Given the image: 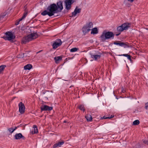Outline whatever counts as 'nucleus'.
<instances>
[{"mask_svg": "<svg viewBox=\"0 0 148 148\" xmlns=\"http://www.w3.org/2000/svg\"><path fill=\"white\" fill-rule=\"evenodd\" d=\"M27 10L25 9V12L23 14V16L22 17L19 19V21H21L23 19H24L25 17L27 16Z\"/></svg>", "mask_w": 148, "mask_h": 148, "instance_id": "obj_17", "label": "nucleus"}, {"mask_svg": "<svg viewBox=\"0 0 148 148\" xmlns=\"http://www.w3.org/2000/svg\"><path fill=\"white\" fill-rule=\"evenodd\" d=\"M32 67V66L30 64H27L24 66V69L26 70H29L31 69Z\"/></svg>", "mask_w": 148, "mask_h": 148, "instance_id": "obj_20", "label": "nucleus"}, {"mask_svg": "<svg viewBox=\"0 0 148 148\" xmlns=\"http://www.w3.org/2000/svg\"><path fill=\"white\" fill-rule=\"evenodd\" d=\"M127 58L128 59H129L130 60H131V56H130L129 55H128V56L127 57Z\"/></svg>", "mask_w": 148, "mask_h": 148, "instance_id": "obj_33", "label": "nucleus"}, {"mask_svg": "<svg viewBox=\"0 0 148 148\" xmlns=\"http://www.w3.org/2000/svg\"><path fill=\"white\" fill-rule=\"evenodd\" d=\"M34 129L33 130L32 132V134H36L38 133V131L37 126L35 125L33 126Z\"/></svg>", "mask_w": 148, "mask_h": 148, "instance_id": "obj_14", "label": "nucleus"}, {"mask_svg": "<svg viewBox=\"0 0 148 148\" xmlns=\"http://www.w3.org/2000/svg\"><path fill=\"white\" fill-rule=\"evenodd\" d=\"M24 57V53H23L21 56L20 55H18V57L19 58H22Z\"/></svg>", "mask_w": 148, "mask_h": 148, "instance_id": "obj_29", "label": "nucleus"}, {"mask_svg": "<svg viewBox=\"0 0 148 148\" xmlns=\"http://www.w3.org/2000/svg\"><path fill=\"white\" fill-rule=\"evenodd\" d=\"M19 111L21 114H23L25 111V107L23 103L22 102H20L19 104Z\"/></svg>", "mask_w": 148, "mask_h": 148, "instance_id": "obj_9", "label": "nucleus"}, {"mask_svg": "<svg viewBox=\"0 0 148 148\" xmlns=\"http://www.w3.org/2000/svg\"><path fill=\"white\" fill-rule=\"evenodd\" d=\"M91 57L93 58L94 60H96L97 59H99L100 57V56L98 55H91Z\"/></svg>", "mask_w": 148, "mask_h": 148, "instance_id": "obj_18", "label": "nucleus"}, {"mask_svg": "<svg viewBox=\"0 0 148 148\" xmlns=\"http://www.w3.org/2000/svg\"><path fill=\"white\" fill-rule=\"evenodd\" d=\"M38 37V35L36 33H31L23 38L22 41V43L25 44L27 42L36 38Z\"/></svg>", "mask_w": 148, "mask_h": 148, "instance_id": "obj_2", "label": "nucleus"}, {"mask_svg": "<svg viewBox=\"0 0 148 148\" xmlns=\"http://www.w3.org/2000/svg\"><path fill=\"white\" fill-rule=\"evenodd\" d=\"M130 24L128 23H124L121 25L117 27V31L119 32H120L124 30L127 29L130 27Z\"/></svg>", "mask_w": 148, "mask_h": 148, "instance_id": "obj_5", "label": "nucleus"}, {"mask_svg": "<svg viewBox=\"0 0 148 148\" xmlns=\"http://www.w3.org/2000/svg\"><path fill=\"white\" fill-rule=\"evenodd\" d=\"M93 25V23L92 22H90L86 24L82 29V32L83 34L85 35L88 33L92 28Z\"/></svg>", "mask_w": 148, "mask_h": 148, "instance_id": "obj_4", "label": "nucleus"}, {"mask_svg": "<svg viewBox=\"0 0 148 148\" xmlns=\"http://www.w3.org/2000/svg\"><path fill=\"white\" fill-rule=\"evenodd\" d=\"M41 110L42 111H50L52 109V108L47 105H42L40 107Z\"/></svg>", "mask_w": 148, "mask_h": 148, "instance_id": "obj_10", "label": "nucleus"}, {"mask_svg": "<svg viewBox=\"0 0 148 148\" xmlns=\"http://www.w3.org/2000/svg\"><path fill=\"white\" fill-rule=\"evenodd\" d=\"M62 58L60 56H58L54 58L55 62L56 63H58L59 61L62 59Z\"/></svg>", "mask_w": 148, "mask_h": 148, "instance_id": "obj_16", "label": "nucleus"}, {"mask_svg": "<svg viewBox=\"0 0 148 148\" xmlns=\"http://www.w3.org/2000/svg\"><path fill=\"white\" fill-rule=\"evenodd\" d=\"M58 145V147H60L61 145H63L64 143V142L62 141V142H59L57 143Z\"/></svg>", "mask_w": 148, "mask_h": 148, "instance_id": "obj_27", "label": "nucleus"}, {"mask_svg": "<svg viewBox=\"0 0 148 148\" xmlns=\"http://www.w3.org/2000/svg\"><path fill=\"white\" fill-rule=\"evenodd\" d=\"M78 49V48H77L76 47L74 48L70 49V51L72 52H76L77 51Z\"/></svg>", "mask_w": 148, "mask_h": 148, "instance_id": "obj_24", "label": "nucleus"}, {"mask_svg": "<svg viewBox=\"0 0 148 148\" xmlns=\"http://www.w3.org/2000/svg\"><path fill=\"white\" fill-rule=\"evenodd\" d=\"M120 34V33H119V34H116V36H118V35H119Z\"/></svg>", "mask_w": 148, "mask_h": 148, "instance_id": "obj_38", "label": "nucleus"}, {"mask_svg": "<svg viewBox=\"0 0 148 148\" xmlns=\"http://www.w3.org/2000/svg\"><path fill=\"white\" fill-rule=\"evenodd\" d=\"M114 36V34L112 32H103L101 34L100 38L102 41L104 42L106 40L113 38Z\"/></svg>", "mask_w": 148, "mask_h": 148, "instance_id": "obj_3", "label": "nucleus"}, {"mask_svg": "<svg viewBox=\"0 0 148 148\" xmlns=\"http://www.w3.org/2000/svg\"><path fill=\"white\" fill-rule=\"evenodd\" d=\"M74 0H65L64 1L65 8L70 10L71 8V5L75 2Z\"/></svg>", "mask_w": 148, "mask_h": 148, "instance_id": "obj_7", "label": "nucleus"}, {"mask_svg": "<svg viewBox=\"0 0 148 148\" xmlns=\"http://www.w3.org/2000/svg\"><path fill=\"white\" fill-rule=\"evenodd\" d=\"M62 43V42L60 39H57L54 41L52 45L53 49H56L58 47L60 46Z\"/></svg>", "mask_w": 148, "mask_h": 148, "instance_id": "obj_8", "label": "nucleus"}, {"mask_svg": "<svg viewBox=\"0 0 148 148\" xmlns=\"http://www.w3.org/2000/svg\"><path fill=\"white\" fill-rule=\"evenodd\" d=\"M58 11H61L63 9L62 4L61 1H60L57 3Z\"/></svg>", "mask_w": 148, "mask_h": 148, "instance_id": "obj_13", "label": "nucleus"}, {"mask_svg": "<svg viewBox=\"0 0 148 148\" xmlns=\"http://www.w3.org/2000/svg\"><path fill=\"white\" fill-rule=\"evenodd\" d=\"M64 123H66V121H64Z\"/></svg>", "mask_w": 148, "mask_h": 148, "instance_id": "obj_37", "label": "nucleus"}, {"mask_svg": "<svg viewBox=\"0 0 148 148\" xmlns=\"http://www.w3.org/2000/svg\"><path fill=\"white\" fill-rule=\"evenodd\" d=\"M5 66V65H2L0 66V74L3 71Z\"/></svg>", "mask_w": 148, "mask_h": 148, "instance_id": "obj_23", "label": "nucleus"}, {"mask_svg": "<svg viewBox=\"0 0 148 148\" xmlns=\"http://www.w3.org/2000/svg\"><path fill=\"white\" fill-rule=\"evenodd\" d=\"M91 32V34H97L98 33V31L97 28H92Z\"/></svg>", "mask_w": 148, "mask_h": 148, "instance_id": "obj_19", "label": "nucleus"}, {"mask_svg": "<svg viewBox=\"0 0 148 148\" xmlns=\"http://www.w3.org/2000/svg\"><path fill=\"white\" fill-rule=\"evenodd\" d=\"M128 1L130 2H133L134 1V0H127Z\"/></svg>", "mask_w": 148, "mask_h": 148, "instance_id": "obj_35", "label": "nucleus"}, {"mask_svg": "<svg viewBox=\"0 0 148 148\" xmlns=\"http://www.w3.org/2000/svg\"><path fill=\"white\" fill-rule=\"evenodd\" d=\"M114 44L116 45H118L121 47H123L125 48L127 47H128L126 43L123 42H121L120 41H118V42H114Z\"/></svg>", "mask_w": 148, "mask_h": 148, "instance_id": "obj_11", "label": "nucleus"}, {"mask_svg": "<svg viewBox=\"0 0 148 148\" xmlns=\"http://www.w3.org/2000/svg\"><path fill=\"white\" fill-rule=\"evenodd\" d=\"M24 137L21 133L17 134H15V138L16 139H20L21 138Z\"/></svg>", "mask_w": 148, "mask_h": 148, "instance_id": "obj_15", "label": "nucleus"}, {"mask_svg": "<svg viewBox=\"0 0 148 148\" xmlns=\"http://www.w3.org/2000/svg\"><path fill=\"white\" fill-rule=\"evenodd\" d=\"M113 117V116H112V115L111 116V117H105V116H104L103 117V119H110L111 118H112Z\"/></svg>", "mask_w": 148, "mask_h": 148, "instance_id": "obj_30", "label": "nucleus"}, {"mask_svg": "<svg viewBox=\"0 0 148 148\" xmlns=\"http://www.w3.org/2000/svg\"><path fill=\"white\" fill-rule=\"evenodd\" d=\"M8 130L10 133H12L15 130V129H13V128H9L8 129Z\"/></svg>", "mask_w": 148, "mask_h": 148, "instance_id": "obj_25", "label": "nucleus"}, {"mask_svg": "<svg viewBox=\"0 0 148 148\" xmlns=\"http://www.w3.org/2000/svg\"><path fill=\"white\" fill-rule=\"evenodd\" d=\"M140 123L139 121L138 120L134 121L133 123V125H137L139 124Z\"/></svg>", "mask_w": 148, "mask_h": 148, "instance_id": "obj_22", "label": "nucleus"}, {"mask_svg": "<svg viewBox=\"0 0 148 148\" xmlns=\"http://www.w3.org/2000/svg\"><path fill=\"white\" fill-rule=\"evenodd\" d=\"M145 108L147 110H148V103H146Z\"/></svg>", "mask_w": 148, "mask_h": 148, "instance_id": "obj_31", "label": "nucleus"}, {"mask_svg": "<svg viewBox=\"0 0 148 148\" xmlns=\"http://www.w3.org/2000/svg\"><path fill=\"white\" fill-rule=\"evenodd\" d=\"M78 108L81 110H83L84 111L85 110L84 108L83 105H80L79 107Z\"/></svg>", "mask_w": 148, "mask_h": 148, "instance_id": "obj_26", "label": "nucleus"}, {"mask_svg": "<svg viewBox=\"0 0 148 148\" xmlns=\"http://www.w3.org/2000/svg\"><path fill=\"white\" fill-rule=\"evenodd\" d=\"M20 21H19H19H18L16 23H15V25H18L19 24V22H20Z\"/></svg>", "mask_w": 148, "mask_h": 148, "instance_id": "obj_34", "label": "nucleus"}, {"mask_svg": "<svg viewBox=\"0 0 148 148\" xmlns=\"http://www.w3.org/2000/svg\"><path fill=\"white\" fill-rule=\"evenodd\" d=\"M57 147H58V145L57 143L54 144L53 146V148H56Z\"/></svg>", "mask_w": 148, "mask_h": 148, "instance_id": "obj_28", "label": "nucleus"}, {"mask_svg": "<svg viewBox=\"0 0 148 148\" xmlns=\"http://www.w3.org/2000/svg\"><path fill=\"white\" fill-rule=\"evenodd\" d=\"M128 54H122L121 55H119L120 56H125L126 57H127L128 56Z\"/></svg>", "mask_w": 148, "mask_h": 148, "instance_id": "obj_32", "label": "nucleus"}, {"mask_svg": "<svg viewBox=\"0 0 148 148\" xmlns=\"http://www.w3.org/2000/svg\"><path fill=\"white\" fill-rule=\"evenodd\" d=\"M58 12V8L57 5L55 4H51L48 6L47 10L41 13V14L43 16L48 15L49 16L53 15Z\"/></svg>", "mask_w": 148, "mask_h": 148, "instance_id": "obj_1", "label": "nucleus"}, {"mask_svg": "<svg viewBox=\"0 0 148 148\" xmlns=\"http://www.w3.org/2000/svg\"><path fill=\"white\" fill-rule=\"evenodd\" d=\"M15 128L14 129H15V130L17 129V127H15Z\"/></svg>", "mask_w": 148, "mask_h": 148, "instance_id": "obj_36", "label": "nucleus"}, {"mask_svg": "<svg viewBox=\"0 0 148 148\" xmlns=\"http://www.w3.org/2000/svg\"><path fill=\"white\" fill-rule=\"evenodd\" d=\"M81 9L78 8V7H76L74 11L72 13V16H75L77 14L80 13L81 12Z\"/></svg>", "mask_w": 148, "mask_h": 148, "instance_id": "obj_12", "label": "nucleus"}, {"mask_svg": "<svg viewBox=\"0 0 148 148\" xmlns=\"http://www.w3.org/2000/svg\"><path fill=\"white\" fill-rule=\"evenodd\" d=\"M5 36H4V38L5 40H11L14 39L15 37L14 35L11 32H7L5 34Z\"/></svg>", "mask_w": 148, "mask_h": 148, "instance_id": "obj_6", "label": "nucleus"}, {"mask_svg": "<svg viewBox=\"0 0 148 148\" xmlns=\"http://www.w3.org/2000/svg\"><path fill=\"white\" fill-rule=\"evenodd\" d=\"M85 117L87 121H90L92 119V116L90 115H87Z\"/></svg>", "mask_w": 148, "mask_h": 148, "instance_id": "obj_21", "label": "nucleus"}]
</instances>
